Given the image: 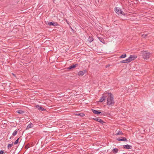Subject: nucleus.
<instances>
[{"label": "nucleus", "mask_w": 154, "mask_h": 154, "mask_svg": "<svg viewBox=\"0 0 154 154\" xmlns=\"http://www.w3.org/2000/svg\"><path fill=\"white\" fill-rule=\"evenodd\" d=\"M120 63H126L125 60L121 61Z\"/></svg>", "instance_id": "obj_26"}, {"label": "nucleus", "mask_w": 154, "mask_h": 154, "mask_svg": "<svg viewBox=\"0 0 154 154\" xmlns=\"http://www.w3.org/2000/svg\"><path fill=\"white\" fill-rule=\"evenodd\" d=\"M66 22L68 24V25H69V22H68V21H67V20L66 19L65 20Z\"/></svg>", "instance_id": "obj_28"}, {"label": "nucleus", "mask_w": 154, "mask_h": 154, "mask_svg": "<svg viewBox=\"0 0 154 154\" xmlns=\"http://www.w3.org/2000/svg\"><path fill=\"white\" fill-rule=\"evenodd\" d=\"M32 125H33L32 123H31V124L30 123L27 126L26 129H29V128L32 127Z\"/></svg>", "instance_id": "obj_18"}, {"label": "nucleus", "mask_w": 154, "mask_h": 154, "mask_svg": "<svg viewBox=\"0 0 154 154\" xmlns=\"http://www.w3.org/2000/svg\"><path fill=\"white\" fill-rule=\"evenodd\" d=\"M98 38L101 42L103 44L105 43V42L103 38L100 37H98Z\"/></svg>", "instance_id": "obj_15"}, {"label": "nucleus", "mask_w": 154, "mask_h": 154, "mask_svg": "<svg viewBox=\"0 0 154 154\" xmlns=\"http://www.w3.org/2000/svg\"><path fill=\"white\" fill-rule=\"evenodd\" d=\"M48 24L49 26H58L59 25L58 23L55 22H49Z\"/></svg>", "instance_id": "obj_5"}, {"label": "nucleus", "mask_w": 154, "mask_h": 154, "mask_svg": "<svg viewBox=\"0 0 154 154\" xmlns=\"http://www.w3.org/2000/svg\"><path fill=\"white\" fill-rule=\"evenodd\" d=\"M4 153V152L3 150L0 151V154H3Z\"/></svg>", "instance_id": "obj_27"}, {"label": "nucleus", "mask_w": 154, "mask_h": 154, "mask_svg": "<svg viewBox=\"0 0 154 154\" xmlns=\"http://www.w3.org/2000/svg\"><path fill=\"white\" fill-rule=\"evenodd\" d=\"M18 129H16V130H15L13 132V133L12 134V136H11L10 137V139L11 138L13 137V136H15L17 134V133H18Z\"/></svg>", "instance_id": "obj_9"}, {"label": "nucleus", "mask_w": 154, "mask_h": 154, "mask_svg": "<svg viewBox=\"0 0 154 154\" xmlns=\"http://www.w3.org/2000/svg\"><path fill=\"white\" fill-rule=\"evenodd\" d=\"M75 115L81 116V117H83L85 116V115L83 113H82L75 114Z\"/></svg>", "instance_id": "obj_12"}, {"label": "nucleus", "mask_w": 154, "mask_h": 154, "mask_svg": "<svg viewBox=\"0 0 154 154\" xmlns=\"http://www.w3.org/2000/svg\"><path fill=\"white\" fill-rule=\"evenodd\" d=\"M19 138L17 139L14 142V144L15 145L17 144L18 143L19 140Z\"/></svg>", "instance_id": "obj_23"}, {"label": "nucleus", "mask_w": 154, "mask_h": 154, "mask_svg": "<svg viewBox=\"0 0 154 154\" xmlns=\"http://www.w3.org/2000/svg\"><path fill=\"white\" fill-rule=\"evenodd\" d=\"M38 141L37 143H38Z\"/></svg>", "instance_id": "obj_31"}, {"label": "nucleus", "mask_w": 154, "mask_h": 154, "mask_svg": "<svg viewBox=\"0 0 154 154\" xmlns=\"http://www.w3.org/2000/svg\"><path fill=\"white\" fill-rule=\"evenodd\" d=\"M108 94V93L107 92L104 93L100 99L99 102H102L104 101L106 99V98L107 97Z\"/></svg>", "instance_id": "obj_4"}, {"label": "nucleus", "mask_w": 154, "mask_h": 154, "mask_svg": "<svg viewBox=\"0 0 154 154\" xmlns=\"http://www.w3.org/2000/svg\"><path fill=\"white\" fill-rule=\"evenodd\" d=\"M125 60L126 61V63H129L130 62V61L128 59V58L127 59H126Z\"/></svg>", "instance_id": "obj_25"}, {"label": "nucleus", "mask_w": 154, "mask_h": 154, "mask_svg": "<svg viewBox=\"0 0 154 154\" xmlns=\"http://www.w3.org/2000/svg\"><path fill=\"white\" fill-rule=\"evenodd\" d=\"M141 54L143 58L144 59L147 60L150 57L151 53L147 51H141Z\"/></svg>", "instance_id": "obj_2"}, {"label": "nucleus", "mask_w": 154, "mask_h": 154, "mask_svg": "<svg viewBox=\"0 0 154 154\" xmlns=\"http://www.w3.org/2000/svg\"><path fill=\"white\" fill-rule=\"evenodd\" d=\"M117 140L118 141H127V139L125 137H122L121 138H118L117 139Z\"/></svg>", "instance_id": "obj_8"}, {"label": "nucleus", "mask_w": 154, "mask_h": 154, "mask_svg": "<svg viewBox=\"0 0 154 154\" xmlns=\"http://www.w3.org/2000/svg\"><path fill=\"white\" fill-rule=\"evenodd\" d=\"M17 112L19 114H23L24 113V111L21 110H17Z\"/></svg>", "instance_id": "obj_21"}, {"label": "nucleus", "mask_w": 154, "mask_h": 154, "mask_svg": "<svg viewBox=\"0 0 154 154\" xmlns=\"http://www.w3.org/2000/svg\"><path fill=\"white\" fill-rule=\"evenodd\" d=\"M93 40V39L92 38L89 37L88 38V41L90 43L92 42Z\"/></svg>", "instance_id": "obj_22"}, {"label": "nucleus", "mask_w": 154, "mask_h": 154, "mask_svg": "<svg viewBox=\"0 0 154 154\" xmlns=\"http://www.w3.org/2000/svg\"><path fill=\"white\" fill-rule=\"evenodd\" d=\"M123 134L121 131H118L117 132V133L116 134V135H123Z\"/></svg>", "instance_id": "obj_14"}, {"label": "nucleus", "mask_w": 154, "mask_h": 154, "mask_svg": "<svg viewBox=\"0 0 154 154\" xmlns=\"http://www.w3.org/2000/svg\"><path fill=\"white\" fill-rule=\"evenodd\" d=\"M36 108H38V105H37L36 106Z\"/></svg>", "instance_id": "obj_30"}, {"label": "nucleus", "mask_w": 154, "mask_h": 154, "mask_svg": "<svg viewBox=\"0 0 154 154\" xmlns=\"http://www.w3.org/2000/svg\"><path fill=\"white\" fill-rule=\"evenodd\" d=\"M126 57V54H124L122 55L120 57V58H125Z\"/></svg>", "instance_id": "obj_20"}, {"label": "nucleus", "mask_w": 154, "mask_h": 154, "mask_svg": "<svg viewBox=\"0 0 154 154\" xmlns=\"http://www.w3.org/2000/svg\"><path fill=\"white\" fill-rule=\"evenodd\" d=\"M119 151V149L117 148H114L112 150V152L113 153H117Z\"/></svg>", "instance_id": "obj_17"}, {"label": "nucleus", "mask_w": 154, "mask_h": 154, "mask_svg": "<svg viewBox=\"0 0 154 154\" xmlns=\"http://www.w3.org/2000/svg\"><path fill=\"white\" fill-rule=\"evenodd\" d=\"M107 97V105L109 106H111L114 105L115 102L112 94L111 93H108Z\"/></svg>", "instance_id": "obj_1"}, {"label": "nucleus", "mask_w": 154, "mask_h": 154, "mask_svg": "<svg viewBox=\"0 0 154 154\" xmlns=\"http://www.w3.org/2000/svg\"><path fill=\"white\" fill-rule=\"evenodd\" d=\"M76 65H73L70 66L69 67H68V69H70L72 68H74L76 67Z\"/></svg>", "instance_id": "obj_16"}, {"label": "nucleus", "mask_w": 154, "mask_h": 154, "mask_svg": "<svg viewBox=\"0 0 154 154\" xmlns=\"http://www.w3.org/2000/svg\"><path fill=\"white\" fill-rule=\"evenodd\" d=\"M92 112L94 114H98L101 113V112L92 109Z\"/></svg>", "instance_id": "obj_11"}, {"label": "nucleus", "mask_w": 154, "mask_h": 154, "mask_svg": "<svg viewBox=\"0 0 154 154\" xmlns=\"http://www.w3.org/2000/svg\"><path fill=\"white\" fill-rule=\"evenodd\" d=\"M115 12L118 15L121 14L125 15V14L123 13V11L119 8L116 7L115 8Z\"/></svg>", "instance_id": "obj_3"}, {"label": "nucleus", "mask_w": 154, "mask_h": 154, "mask_svg": "<svg viewBox=\"0 0 154 154\" xmlns=\"http://www.w3.org/2000/svg\"><path fill=\"white\" fill-rule=\"evenodd\" d=\"M146 36V35H143V37H145Z\"/></svg>", "instance_id": "obj_29"}, {"label": "nucleus", "mask_w": 154, "mask_h": 154, "mask_svg": "<svg viewBox=\"0 0 154 154\" xmlns=\"http://www.w3.org/2000/svg\"><path fill=\"white\" fill-rule=\"evenodd\" d=\"M40 109L42 111H44V110H45V109L44 108L42 107L41 106H39V110H40Z\"/></svg>", "instance_id": "obj_24"}, {"label": "nucleus", "mask_w": 154, "mask_h": 154, "mask_svg": "<svg viewBox=\"0 0 154 154\" xmlns=\"http://www.w3.org/2000/svg\"><path fill=\"white\" fill-rule=\"evenodd\" d=\"M123 147L126 149H131V146L127 144L126 145H124L123 146Z\"/></svg>", "instance_id": "obj_10"}, {"label": "nucleus", "mask_w": 154, "mask_h": 154, "mask_svg": "<svg viewBox=\"0 0 154 154\" xmlns=\"http://www.w3.org/2000/svg\"><path fill=\"white\" fill-rule=\"evenodd\" d=\"M14 143L12 142V143L11 144H9L8 145L7 147L9 149L13 145Z\"/></svg>", "instance_id": "obj_19"}, {"label": "nucleus", "mask_w": 154, "mask_h": 154, "mask_svg": "<svg viewBox=\"0 0 154 154\" xmlns=\"http://www.w3.org/2000/svg\"><path fill=\"white\" fill-rule=\"evenodd\" d=\"M137 57L135 55H131L128 58L130 62L134 60Z\"/></svg>", "instance_id": "obj_6"}, {"label": "nucleus", "mask_w": 154, "mask_h": 154, "mask_svg": "<svg viewBox=\"0 0 154 154\" xmlns=\"http://www.w3.org/2000/svg\"><path fill=\"white\" fill-rule=\"evenodd\" d=\"M94 119L98 122H99L102 124H103V123H104L103 121L101 119L97 118H94Z\"/></svg>", "instance_id": "obj_7"}, {"label": "nucleus", "mask_w": 154, "mask_h": 154, "mask_svg": "<svg viewBox=\"0 0 154 154\" xmlns=\"http://www.w3.org/2000/svg\"><path fill=\"white\" fill-rule=\"evenodd\" d=\"M85 72V71H80L78 73V75H79L82 76L84 75Z\"/></svg>", "instance_id": "obj_13"}]
</instances>
